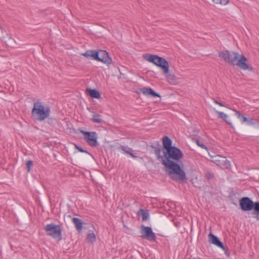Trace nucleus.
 <instances>
[{
	"mask_svg": "<svg viewBox=\"0 0 259 259\" xmlns=\"http://www.w3.org/2000/svg\"><path fill=\"white\" fill-rule=\"evenodd\" d=\"M141 237L150 241H156V237L151 227L142 225L141 227Z\"/></svg>",
	"mask_w": 259,
	"mask_h": 259,
	"instance_id": "nucleus-10",
	"label": "nucleus"
},
{
	"mask_svg": "<svg viewBox=\"0 0 259 259\" xmlns=\"http://www.w3.org/2000/svg\"><path fill=\"white\" fill-rule=\"evenodd\" d=\"M48 236L52 237L55 239L61 240L62 239V230L59 225L51 223L46 225L44 227Z\"/></svg>",
	"mask_w": 259,
	"mask_h": 259,
	"instance_id": "nucleus-7",
	"label": "nucleus"
},
{
	"mask_svg": "<svg viewBox=\"0 0 259 259\" xmlns=\"http://www.w3.org/2000/svg\"><path fill=\"white\" fill-rule=\"evenodd\" d=\"M82 55L88 59L92 58L106 64H110L112 62L111 58L109 57L108 53L105 50H90L83 53Z\"/></svg>",
	"mask_w": 259,
	"mask_h": 259,
	"instance_id": "nucleus-3",
	"label": "nucleus"
},
{
	"mask_svg": "<svg viewBox=\"0 0 259 259\" xmlns=\"http://www.w3.org/2000/svg\"><path fill=\"white\" fill-rule=\"evenodd\" d=\"M145 58L158 67H160L165 74L169 72L168 62L163 58L155 55L146 54Z\"/></svg>",
	"mask_w": 259,
	"mask_h": 259,
	"instance_id": "nucleus-5",
	"label": "nucleus"
},
{
	"mask_svg": "<svg viewBox=\"0 0 259 259\" xmlns=\"http://www.w3.org/2000/svg\"><path fill=\"white\" fill-rule=\"evenodd\" d=\"M182 151L178 148L174 147L167 151L163 150V155L164 160L166 162L169 161L179 162L180 159L183 157Z\"/></svg>",
	"mask_w": 259,
	"mask_h": 259,
	"instance_id": "nucleus-6",
	"label": "nucleus"
},
{
	"mask_svg": "<svg viewBox=\"0 0 259 259\" xmlns=\"http://www.w3.org/2000/svg\"><path fill=\"white\" fill-rule=\"evenodd\" d=\"M235 115L237 117V118L240 120L241 123H244L247 121V118L245 117L244 115H242L239 111L235 110Z\"/></svg>",
	"mask_w": 259,
	"mask_h": 259,
	"instance_id": "nucleus-21",
	"label": "nucleus"
},
{
	"mask_svg": "<svg viewBox=\"0 0 259 259\" xmlns=\"http://www.w3.org/2000/svg\"><path fill=\"white\" fill-rule=\"evenodd\" d=\"M194 141L199 147L206 150H208L207 147L204 144L201 143L199 140L194 139Z\"/></svg>",
	"mask_w": 259,
	"mask_h": 259,
	"instance_id": "nucleus-24",
	"label": "nucleus"
},
{
	"mask_svg": "<svg viewBox=\"0 0 259 259\" xmlns=\"http://www.w3.org/2000/svg\"><path fill=\"white\" fill-rule=\"evenodd\" d=\"M205 177L207 180H210L214 178V175L213 173L210 171H206L205 173Z\"/></svg>",
	"mask_w": 259,
	"mask_h": 259,
	"instance_id": "nucleus-26",
	"label": "nucleus"
},
{
	"mask_svg": "<svg viewBox=\"0 0 259 259\" xmlns=\"http://www.w3.org/2000/svg\"><path fill=\"white\" fill-rule=\"evenodd\" d=\"M141 93L147 97H160L159 94L150 88H144L140 90Z\"/></svg>",
	"mask_w": 259,
	"mask_h": 259,
	"instance_id": "nucleus-14",
	"label": "nucleus"
},
{
	"mask_svg": "<svg viewBox=\"0 0 259 259\" xmlns=\"http://www.w3.org/2000/svg\"><path fill=\"white\" fill-rule=\"evenodd\" d=\"M224 252H225V254L228 256L229 257L230 256V252H229V250L228 249L226 248V247H224V249H223Z\"/></svg>",
	"mask_w": 259,
	"mask_h": 259,
	"instance_id": "nucleus-29",
	"label": "nucleus"
},
{
	"mask_svg": "<svg viewBox=\"0 0 259 259\" xmlns=\"http://www.w3.org/2000/svg\"><path fill=\"white\" fill-rule=\"evenodd\" d=\"M163 149L164 151H167L175 146H172V140L167 136H164L162 139Z\"/></svg>",
	"mask_w": 259,
	"mask_h": 259,
	"instance_id": "nucleus-15",
	"label": "nucleus"
},
{
	"mask_svg": "<svg viewBox=\"0 0 259 259\" xmlns=\"http://www.w3.org/2000/svg\"><path fill=\"white\" fill-rule=\"evenodd\" d=\"M215 112L219 115V118L222 119L228 124H229L231 126H232V123H231L230 120H229L228 119V116L226 114L224 113L223 112H221V111H217V110H215Z\"/></svg>",
	"mask_w": 259,
	"mask_h": 259,
	"instance_id": "nucleus-18",
	"label": "nucleus"
},
{
	"mask_svg": "<svg viewBox=\"0 0 259 259\" xmlns=\"http://www.w3.org/2000/svg\"><path fill=\"white\" fill-rule=\"evenodd\" d=\"M246 122H247V124L249 125H253L255 123L254 120L252 118H250L249 119H247V121H246Z\"/></svg>",
	"mask_w": 259,
	"mask_h": 259,
	"instance_id": "nucleus-28",
	"label": "nucleus"
},
{
	"mask_svg": "<svg viewBox=\"0 0 259 259\" xmlns=\"http://www.w3.org/2000/svg\"><path fill=\"white\" fill-rule=\"evenodd\" d=\"M209 242L217 246L224 249V246L223 243L220 241V239L216 236L214 235L212 233H210L208 235Z\"/></svg>",
	"mask_w": 259,
	"mask_h": 259,
	"instance_id": "nucleus-12",
	"label": "nucleus"
},
{
	"mask_svg": "<svg viewBox=\"0 0 259 259\" xmlns=\"http://www.w3.org/2000/svg\"><path fill=\"white\" fill-rule=\"evenodd\" d=\"M33 165V162L32 160H28L26 163V166L27 172H29L31 170L32 166Z\"/></svg>",
	"mask_w": 259,
	"mask_h": 259,
	"instance_id": "nucleus-25",
	"label": "nucleus"
},
{
	"mask_svg": "<svg viewBox=\"0 0 259 259\" xmlns=\"http://www.w3.org/2000/svg\"><path fill=\"white\" fill-rule=\"evenodd\" d=\"M247 58L244 55H240L235 65L238 66L241 69L250 70L249 65L247 64Z\"/></svg>",
	"mask_w": 259,
	"mask_h": 259,
	"instance_id": "nucleus-11",
	"label": "nucleus"
},
{
	"mask_svg": "<svg viewBox=\"0 0 259 259\" xmlns=\"http://www.w3.org/2000/svg\"><path fill=\"white\" fill-rule=\"evenodd\" d=\"M162 164L167 169H169L170 174H175L176 177H171L174 180L184 181L186 180V174L181 167V164L175 161L166 162L165 160L161 161Z\"/></svg>",
	"mask_w": 259,
	"mask_h": 259,
	"instance_id": "nucleus-2",
	"label": "nucleus"
},
{
	"mask_svg": "<svg viewBox=\"0 0 259 259\" xmlns=\"http://www.w3.org/2000/svg\"><path fill=\"white\" fill-rule=\"evenodd\" d=\"M214 102L217 104H218L219 105H220V106H223V107H225V106L224 105H223L222 103L218 101L217 100H214Z\"/></svg>",
	"mask_w": 259,
	"mask_h": 259,
	"instance_id": "nucleus-31",
	"label": "nucleus"
},
{
	"mask_svg": "<svg viewBox=\"0 0 259 259\" xmlns=\"http://www.w3.org/2000/svg\"><path fill=\"white\" fill-rule=\"evenodd\" d=\"M72 222L74 224L75 227L77 231L80 233L82 230V221L77 218H73L72 219Z\"/></svg>",
	"mask_w": 259,
	"mask_h": 259,
	"instance_id": "nucleus-16",
	"label": "nucleus"
},
{
	"mask_svg": "<svg viewBox=\"0 0 259 259\" xmlns=\"http://www.w3.org/2000/svg\"><path fill=\"white\" fill-rule=\"evenodd\" d=\"M86 93L92 98L98 99L101 98V94L96 89H87Z\"/></svg>",
	"mask_w": 259,
	"mask_h": 259,
	"instance_id": "nucleus-17",
	"label": "nucleus"
},
{
	"mask_svg": "<svg viewBox=\"0 0 259 259\" xmlns=\"http://www.w3.org/2000/svg\"><path fill=\"white\" fill-rule=\"evenodd\" d=\"M221 2H220V4L221 5H225L228 3L229 0H221Z\"/></svg>",
	"mask_w": 259,
	"mask_h": 259,
	"instance_id": "nucleus-30",
	"label": "nucleus"
},
{
	"mask_svg": "<svg viewBox=\"0 0 259 259\" xmlns=\"http://www.w3.org/2000/svg\"><path fill=\"white\" fill-rule=\"evenodd\" d=\"M92 121L95 123H101L103 120L101 118V116L96 114L93 115Z\"/></svg>",
	"mask_w": 259,
	"mask_h": 259,
	"instance_id": "nucleus-22",
	"label": "nucleus"
},
{
	"mask_svg": "<svg viewBox=\"0 0 259 259\" xmlns=\"http://www.w3.org/2000/svg\"><path fill=\"white\" fill-rule=\"evenodd\" d=\"M219 57L222 58L229 64L234 66L239 54L236 52L226 50L220 52Z\"/></svg>",
	"mask_w": 259,
	"mask_h": 259,
	"instance_id": "nucleus-8",
	"label": "nucleus"
},
{
	"mask_svg": "<svg viewBox=\"0 0 259 259\" xmlns=\"http://www.w3.org/2000/svg\"><path fill=\"white\" fill-rule=\"evenodd\" d=\"M139 214L142 216L143 221H147L149 219V213L147 210L140 209Z\"/></svg>",
	"mask_w": 259,
	"mask_h": 259,
	"instance_id": "nucleus-20",
	"label": "nucleus"
},
{
	"mask_svg": "<svg viewBox=\"0 0 259 259\" xmlns=\"http://www.w3.org/2000/svg\"><path fill=\"white\" fill-rule=\"evenodd\" d=\"M75 148L76 149H77V150H78L79 152H84V153H87V154H90L88 151H85V150H83V149H82V148H81V147L78 146V145H75Z\"/></svg>",
	"mask_w": 259,
	"mask_h": 259,
	"instance_id": "nucleus-27",
	"label": "nucleus"
},
{
	"mask_svg": "<svg viewBox=\"0 0 259 259\" xmlns=\"http://www.w3.org/2000/svg\"><path fill=\"white\" fill-rule=\"evenodd\" d=\"M80 133L83 135L84 140L90 146L97 147L99 145L96 132H90L80 130Z\"/></svg>",
	"mask_w": 259,
	"mask_h": 259,
	"instance_id": "nucleus-9",
	"label": "nucleus"
},
{
	"mask_svg": "<svg viewBox=\"0 0 259 259\" xmlns=\"http://www.w3.org/2000/svg\"><path fill=\"white\" fill-rule=\"evenodd\" d=\"M216 4H220V2H221V0H212Z\"/></svg>",
	"mask_w": 259,
	"mask_h": 259,
	"instance_id": "nucleus-32",
	"label": "nucleus"
},
{
	"mask_svg": "<svg viewBox=\"0 0 259 259\" xmlns=\"http://www.w3.org/2000/svg\"><path fill=\"white\" fill-rule=\"evenodd\" d=\"M50 113V106L39 100L34 101L33 107L31 111V117L34 121H44L49 117Z\"/></svg>",
	"mask_w": 259,
	"mask_h": 259,
	"instance_id": "nucleus-1",
	"label": "nucleus"
},
{
	"mask_svg": "<svg viewBox=\"0 0 259 259\" xmlns=\"http://www.w3.org/2000/svg\"><path fill=\"white\" fill-rule=\"evenodd\" d=\"M87 239L91 243L94 242L96 240V237L94 233H89L87 236Z\"/></svg>",
	"mask_w": 259,
	"mask_h": 259,
	"instance_id": "nucleus-23",
	"label": "nucleus"
},
{
	"mask_svg": "<svg viewBox=\"0 0 259 259\" xmlns=\"http://www.w3.org/2000/svg\"><path fill=\"white\" fill-rule=\"evenodd\" d=\"M239 205L243 211H249L253 209L256 212L255 218L259 221V202H253L249 197H244L240 199Z\"/></svg>",
	"mask_w": 259,
	"mask_h": 259,
	"instance_id": "nucleus-4",
	"label": "nucleus"
},
{
	"mask_svg": "<svg viewBox=\"0 0 259 259\" xmlns=\"http://www.w3.org/2000/svg\"><path fill=\"white\" fill-rule=\"evenodd\" d=\"M150 147L154 149V154H155L157 159L161 161L164 159L163 156H162V155L160 154L161 152H163V150L164 149L162 148L161 146L159 144V142H158V144L156 146H154V145H151Z\"/></svg>",
	"mask_w": 259,
	"mask_h": 259,
	"instance_id": "nucleus-13",
	"label": "nucleus"
},
{
	"mask_svg": "<svg viewBox=\"0 0 259 259\" xmlns=\"http://www.w3.org/2000/svg\"><path fill=\"white\" fill-rule=\"evenodd\" d=\"M120 148L125 153L130 155L133 158H137L138 157L137 155H136L135 153H133L134 150L132 149V148H130L127 146H124L122 145L120 146Z\"/></svg>",
	"mask_w": 259,
	"mask_h": 259,
	"instance_id": "nucleus-19",
	"label": "nucleus"
}]
</instances>
